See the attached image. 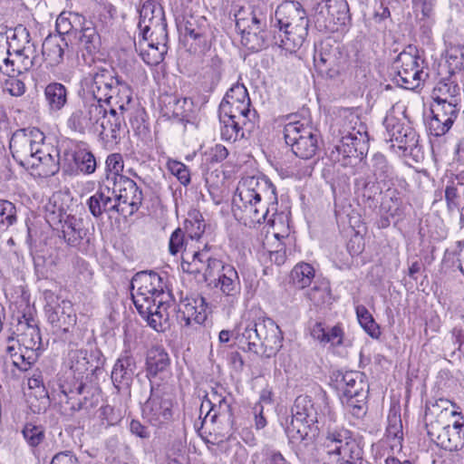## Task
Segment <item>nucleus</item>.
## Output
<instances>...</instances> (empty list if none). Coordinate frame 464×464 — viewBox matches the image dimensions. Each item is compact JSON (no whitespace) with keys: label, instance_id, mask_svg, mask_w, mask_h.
<instances>
[{"label":"nucleus","instance_id":"obj_1","mask_svg":"<svg viewBox=\"0 0 464 464\" xmlns=\"http://www.w3.org/2000/svg\"><path fill=\"white\" fill-rule=\"evenodd\" d=\"M319 415L312 399L307 395L298 396L292 406L291 420H285V431L292 443L311 440L320 420L326 425L324 439L318 449L322 464H362L363 450L352 431L343 427L333 426L336 414L325 403Z\"/></svg>","mask_w":464,"mask_h":464},{"label":"nucleus","instance_id":"obj_2","mask_svg":"<svg viewBox=\"0 0 464 464\" xmlns=\"http://www.w3.org/2000/svg\"><path fill=\"white\" fill-rule=\"evenodd\" d=\"M86 95L95 98L108 118L117 124L123 135L126 130L124 113L132 104V90L111 67L95 66L83 79Z\"/></svg>","mask_w":464,"mask_h":464},{"label":"nucleus","instance_id":"obj_3","mask_svg":"<svg viewBox=\"0 0 464 464\" xmlns=\"http://www.w3.org/2000/svg\"><path fill=\"white\" fill-rule=\"evenodd\" d=\"M237 216L246 226L266 223L273 227L278 211L275 185L266 177H246L237 186L233 199Z\"/></svg>","mask_w":464,"mask_h":464},{"label":"nucleus","instance_id":"obj_4","mask_svg":"<svg viewBox=\"0 0 464 464\" xmlns=\"http://www.w3.org/2000/svg\"><path fill=\"white\" fill-rule=\"evenodd\" d=\"M14 160L43 178L56 174L60 168V154L56 148L45 143L44 133L37 128L15 130L10 140Z\"/></svg>","mask_w":464,"mask_h":464},{"label":"nucleus","instance_id":"obj_5","mask_svg":"<svg viewBox=\"0 0 464 464\" xmlns=\"http://www.w3.org/2000/svg\"><path fill=\"white\" fill-rule=\"evenodd\" d=\"M166 284L155 272L142 271L137 273L130 282V294L139 314L147 320L154 330L162 331L163 324L169 320V304L165 292Z\"/></svg>","mask_w":464,"mask_h":464},{"label":"nucleus","instance_id":"obj_6","mask_svg":"<svg viewBox=\"0 0 464 464\" xmlns=\"http://www.w3.org/2000/svg\"><path fill=\"white\" fill-rule=\"evenodd\" d=\"M67 127L73 132L98 134L106 146L118 144L122 134L107 116L106 110L95 99L85 98L81 107L75 108L66 121Z\"/></svg>","mask_w":464,"mask_h":464},{"label":"nucleus","instance_id":"obj_7","mask_svg":"<svg viewBox=\"0 0 464 464\" xmlns=\"http://www.w3.org/2000/svg\"><path fill=\"white\" fill-rule=\"evenodd\" d=\"M274 43L289 53L296 52L308 34L309 21L301 4L285 1L280 4L272 18Z\"/></svg>","mask_w":464,"mask_h":464},{"label":"nucleus","instance_id":"obj_8","mask_svg":"<svg viewBox=\"0 0 464 464\" xmlns=\"http://www.w3.org/2000/svg\"><path fill=\"white\" fill-rule=\"evenodd\" d=\"M333 131L337 140L330 153L333 161L347 167L362 159L369 138L366 126L356 114L349 113L340 120Z\"/></svg>","mask_w":464,"mask_h":464},{"label":"nucleus","instance_id":"obj_9","mask_svg":"<svg viewBox=\"0 0 464 464\" xmlns=\"http://www.w3.org/2000/svg\"><path fill=\"white\" fill-rule=\"evenodd\" d=\"M237 330L248 351L266 358L275 356L283 346V333L271 318H245Z\"/></svg>","mask_w":464,"mask_h":464},{"label":"nucleus","instance_id":"obj_10","mask_svg":"<svg viewBox=\"0 0 464 464\" xmlns=\"http://www.w3.org/2000/svg\"><path fill=\"white\" fill-rule=\"evenodd\" d=\"M139 48L142 60L149 65H157L168 53V31L165 13L156 12L153 21L139 23Z\"/></svg>","mask_w":464,"mask_h":464},{"label":"nucleus","instance_id":"obj_11","mask_svg":"<svg viewBox=\"0 0 464 464\" xmlns=\"http://www.w3.org/2000/svg\"><path fill=\"white\" fill-rule=\"evenodd\" d=\"M105 358L102 351L91 346L89 349H71L64 358L63 364L69 370V374L75 380L74 384L69 388V392L83 393L85 389L84 379L89 374H97L103 367Z\"/></svg>","mask_w":464,"mask_h":464},{"label":"nucleus","instance_id":"obj_12","mask_svg":"<svg viewBox=\"0 0 464 464\" xmlns=\"http://www.w3.org/2000/svg\"><path fill=\"white\" fill-rule=\"evenodd\" d=\"M336 382L345 410L357 419L362 418L367 412L369 394V383L364 373L357 371L339 372Z\"/></svg>","mask_w":464,"mask_h":464},{"label":"nucleus","instance_id":"obj_13","mask_svg":"<svg viewBox=\"0 0 464 464\" xmlns=\"http://www.w3.org/2000/svg\"><path fill=\"white\" fill-rule=\"evenodd\" d=\"M149 386L150 396L141 406L142 417L152 426L160 427L172 420L173 397L165 385L150 381Z\"/></svg>","mask_w":464,"mask_h":464},{"label":"nucleus","instance_id":"obj_14","mask_svg":"<svg viewBox=\"0 0 464 464\" xmlns=\"http://www.w3.org/2000/svg\"><path fill=\"white\" fill-rule=\"evenodd\" d=\"M383 124L386 129L385 140L391 142V148L402 156H411L420 152L419 135L415 130L400 121L390 111Z\"/></svg>","mask_w":464,"mask_h":464},{"label":"nucleus","instance_id":"obj_15","mask_svg":"<svg viewBox=\"0 0 464 464\" xmlns=\"http://www.w3.org/2000/svg\"><path fill=\"white\" fill-rule=\"evenodd\" d=\"M284 138L293 153L304 160L314 157L318 150V135L309 124L291 121L285 125Z\"/></svg>","mask_w":464,"mask_h":464},{"label":"nucleus","instance_id":"obj_16","mask_svg":"<svg viewBox=\"0 0 464 464\" xmlns=\"http://www.w3.org/2000/svg\"><path fill=\"white\" fill-rule=\"evenodd\" d=\"M45 311L48 322L52 324L55 334L73 345H77L79 341H82V332L75 327L76 315L70 302L63 300L55 306L48 303Z\"/></svg>","mask_w":464,"mask_h":464},{"label":"nucleus","instance_id":"obj_17","mask_svg":"<svg viewBox=\"0 0 464 464\" xmlns=\"http://www.w3.org/2000/svg\"><path fill=\"white\" fill-rule=\"evenodd\" d=\"M266 16L256 9L251 11L239 10L236 14L237 28L246 39V44L253 42L249 46L252 50H259L266 44L267 34L264 31Z\"/></svg>","mask_w":464,"mask_h":464},{"label":"nucleus","instance_id":"obj_18","mask_svg":"<svg viewBox=\"0 0 464 464\" xmlns=\"http://www.w3.org/2000/svg\"><path fill=\"white\" fill-rule=\"evenodd\" d=\"M368 169L372 176H368L362 184L363 197L369 199L381 194L382 188L379 184H392L397 178L393 166L388 161L387 158L382 153H374L368 163Z\"/></svg>","mask_w":464,"mask_h":464},{"label":"nucleus","instance_id":"obj_19","mask_svg":"<svg viewBox=\"0 0 464 464\" xmlns=\"http://www.w3.org/2000/svg\"><path fill=\"white\" fill-rule=\"evenodd\" d=\"M395 82L407 90H414L423 82L428 74L419 63V56L401 52L394 62Z\"/></svg>","mask_w":464,"mask_h":464},{"label":"nucleus","instance_id":"obj_20","mask_svg":"<svg viewBox=\"0 0 464 464\" xmlns=\"http://www.w3.org/2000/svg\"><path fill=\"white\" fill-rule=\"evenodd\" d=\"M112 193L116 202L120 203V208H124L125 213L129 215L138 211L143 201L141 188L127 176H120L115 179Z\"/></svg>","mask_w":464,"mask_h":464},{"label":"nucleus","instance_id":"obj_21","mask_svg":"<svg viewBox=\"0 0 464 464\" xmlns=\"http://www.w3.org/2000/svg\"><path fill=\"white\" fill-rule=\"evenodd\" d=\"M205 414L204 421L219 422L234 430V418L230 402L217 392H212L201 403L200 414Z\"/></svg>","mask_w":464,"mask_h":464},{"label":"nucleus","instance_id":"obj_22","mask_svg":"<svg viewBox=\"0 0 464 464\" xmlns=\"http://www.w3.org/2000/svg\"><path fill=\"white\" fill-rule=\"evenodd\" d=\"M207 310L208 304L203 296H187L178 305L177 320L185 326L202 324L207 319Z\"/></svg>","mask_w":464,"mask_h":464},{"label":"nucleus","instance_id":"obj_23","mask_svg":"<svg viewBox=\"0 0 464 464\" xmlns=\"http://www.w3.org/2000/svg\"><path fill=\"white\" fill-rule=\"evenodd\" d=\"M450 401L439 399L432 404H427L425 410L426 426L428 434L435 437L440 430H447L450 425V419L456 412L449 409Z\"/></svg>","mask_w":464,"mask_h":464},{"label":"nucleus","instance_id":"obj_24","mask_svg":"<svg viewBox=\"0 0 464 464\" xmlns=\"http://www.w3.org/2000/svg\"><path fill=\"white\" fill-rule=\"evenodd\" d=\"M113 195L109 187L100 188L87 200L86 204L91 214L96 218H101L104 213L110 212L125 214L126 209L120 208V203L116 202Z\"/></svg>","mask_w":464,"mask_h":464},{"label":"nucleus","instance_id":"obj_25","mask_svg":"<svg viewBox=\"0 0 464 464\" xmlns=\"http://www.w3.org/2000/svg\"><path fill=\"white\" fill-rule=\"evenodd\" d=\"M137 369L134 357L129 353L124 352L117 359L111 372V380L114 387L118 390H129Z\"/></svg>","mask_w":464,"mask_h":464},{"label":"nucleus","instance_id":"obj_26","mask_svg":"<svg viewBox=\"0 0 464 464\" xmlns=\"http://www.w3.org/2000/svg\"><path fill=\"white\" fill-rule=\"evenodd\" d=\"M342 53L338 45H333L330 40L321 42L315 45L314 63L320 73L329 74L340 63Z\"/></svg>","mask_w":464,"mask_h":464},{"label":"nucleus","instance_id":"obj_27","mask_svg":"<svg viewBox=\"0 0 464 464\" xmlns=\"http://www.w3.org/2000/svg\"><path fill=\"white\" fill-rule=\"evenodd\" d=\"M62 235L66 244L80 248L90 241L89 230L82 218L75 216L67 217L62 225Z\"/></svg>","mask_w":464,"mask_h":464},{"label":"nucleus","instance_id":"obj_28","mask_svg":"<svg viewBox=\"0 0 464 464\" xmlns=\"http://www.w3.org/2000/svg\"><path fill=\"white\" fill-rule=\"evenodd\" d=\"M101 48V37L93 26H85L80 31L79 52L85 64L94 62V55Z\"/></svg>","mask_w":464,"mask_h":464},{"label":"nucleus","instance_id":"obj_29","mask_svg":"<svg viewBox=\"0 0 464 464\" xmlns=\"http://www.w3.org/2000/svg\"><path fill=\"white\" fill-rule=\"evenodd\" d=\"M60 166L64 167H71V162H73L82 173L87 175L92 174L97 167L94 155L86 149L65 150L63 157L60 156Z\"/></svg>","mask_w":464,"mask_h":464},{"label":"nucleus","instance_id":"obj_30","mask_svg":"<svg viewBox=\"0 0 464 464\" xmlns=\"http://www.w3.org/2000/svg\"><path fill=\"white\" fill-rule=\"evenodd\" d=\"M68 43L61 34L47 36L42 45V53L44 61L50 66H56L63 63Z\"/></svg>","mask_w":464,"mask_h":464},{"label":"nucleus","instance_id":"obj_31","mask_svg":"<svg viewBox=\"0 0 464 464\" xmlns=\"http://www.w3.org/2000/svg\"><path fill=\"white\" fill-rule=\"evenodd\" d=\"M216 286L231 302L238 299L241 292V284L237 271L233 266L227 265L222 266V272L218 276Z\"/></svg>","mask_w":464,"mask_h":464},{"label":"nucleus","instance_id":"obj_32","mask_svg":"<svg viewBox=\"0 0 464 464\" xmlns=\"http://www.w3.org/2000/svg\"><path fill=\"white\" fill-rule=\"evenodd\" d=\"M218 114L222 115V117H229L232 120L241 121L243 122V126L248 127L249 129H253L254 127V120L256 118V111L250 109V105L247 102L242 103H228L227 101H222L219 109Z\"/></svg>","mask_w":464,"mask_h":464},{"label":"nucleus","instance_id":"obj_33","mask_svg":"<svg viewBox=\"0 0 464 464\" xmlns=\"http://www.w3.org/2000/svg\"><path fill=\"white\" fill-rule=\"evenodd\" d=\"M461 88L455 75L440 80L432 92L433 101L459 103Z\"/></svg>","mask_w":464,"mask_h":464},{"label":"nucleus","instance_id":"obj_34","mask_svg":"<svg viewBox=\"0 0 464 464\" xmlns=\"http://www.w3.org/2000/svg\"><path fill=\"white\" fill-rule=\"evenodd\" d=\"M44 99L51 113L61 111L68 102L67 88L60 82L47 84L44 91Z\"/></svg>","mask_w":464,"mask_h":464},{"label":"nucleus","instance_id":"obj_35","mask_svg":"<svg viewBox=\"0 0 464 464\" xmlns=\"http://www.w3.org/2000/svg\"><path fill=\"white\" fill-rule=\"evenodd\" d=\"M311 335L322 344L339 346L343 343V331L340 325L325 328L322 323H315L311 329Z\"/></svg>","mask_w":464,"mask_h":464},{"label":"nucleus","instance_id":"obj_36","mask_svg":"<svg viewBox=\"0 0 464 464\" xmlns=\"http://www.w3.org/2000/svg\"><path fill=\"white\" fill-rule=\"evenodd\" d=\"M168 353L160 346L152 347L147 355V377L150 380L158 373L163 372L169 366Z\"/></svg>","mask_w":464,"mask_h":464},{"label":"nucleus","instance_id":"obj_37","mask_svg":"<svg viewBox=\"0 0 464 464\" xmlns=\"http://www.w3.org/2000/svg\"><path fill=\"white\" fill-rule=\"evenodd\" d=\"M220 121V134L221 138L227 141H236L239 139L245 138V130L248 132L251 131L252 129L248 127L243 126V122L241 121L232 120L229 117H222L219 115Z\"/></svg>","mask_w":464,"mask_h":464},{"label":"nucleus","instance_id":"obj_38","mask_svg":"<svg viewBox=\"0 0 464 464\" xmlns=\"http://www.w3.org/2000/svg\"><path fill=\"white\" fill-rule=\"evenodd\" d=\"M461 427L462 424L455 421L453 425L450 426L447 430H440L439 434L435 436L437 444L446 450H458L459 447L462 445L459 432L458 430Z\"/></svg>","mask_w":464,"mask_h":464},{"label":"nucleus","instance_id":"obj_39","mask_svg":"<svg viewBox=\"0 0 464 464\" xmlns=\"http://www.w3.org/2000/svg\"><path fill=\"white\" fill-rule=\"evenodd\" d=\"M208 244L204 245L202 250L195 251L193 253L186 252L182 256L181 268L188 274H200L203 273L207 258Z\"/></svg>","mask_w":464,"mask_h":464},{"label":"nucleus","instance_id":"obj_40","mask_svg":"<svg viewBox=\"0 0 464 464\" xmlns=\"http://www.w3.org/2000/svg\"><path fill=\"white\" fill-rule=\"evenodd\" d=\"M184 228L190 239L199 240L206 228V223L202 214L198 210L190 211L188 218L185 220Z\"/></svg>","mask_w":464,"mask_h":464},{"label":"nucleus","instance_id":"obj_41","mask_svg":"<svg viewBox=\"0 0 464 464\" xmlns=\"http://www.w3.org/2000/svg\"><path fill=\"white\" fill-rule=\"evenodd\" d=\"M314 277V267L307 263H299L291 271V279L295 286L304 289L309 286Z\"/></svg>","mask_w":464,"mask_h":464},{"label":"nucleus","instance_id":"obj_42","mask_svg":"<svg viewBox=\"0 0 464 464\" xmlns=\"http://www.w3.org/2000/svg\"><path fill=\"white\" fill-rule=\"evenodd\" d=\"M18 341L21 345L31 353H36L37 351L41 350L42 338L37 324H33V326L25 328L23 333L19 334Z\"/></svg>","mask_w":464,"mask_h":464},{"label":"nucleus","instance_id":"obj_43","mask_svg":"<svg viewBox=\"0 0 464 464\" xmlns=\"http://www.w3.org/2000/svg\"><path fill=\"white\" fill-rule=\"evenodd\" d=\"M9 37L0 33V72L9 77L14 76V60L10 59Z\"/></svg>","mask_w":464,"mask_h":464},{"label":"nucleus","instance_id":"obj_44","mask_svg":"<svg viewBox=\"0 0 464 464\" xmlns=\"http://www.w3.org/2000/svg\"><path fill=\"white\" fill-rule=\"evenodd\" d=\"M9 37V44L10 48L13 49L14 53H19L20 50L31 46V48H36L34 44L31 41L30 33L26 27L24 25L16 26L13 32L12 35Z\"/></svg>","mask_w":464,"mask_h":464},{"label":"nucleus","instance_id":"obj_45","mask_svg":"<svg viewBox=\"0 0 464 464\" xmlns=\"http://www.w3.org/2000/svg\"><path fill=\"white\" fill-rule=\"evenodd\" d=\"M402 198L397 189L388 188L382 202V210L391 217H400L402 214Z\"/></svg>","mask_w":464,"mask_h":464},{"label":"nucleus","instance_id":"obj_46","mask_svg":"<svg viewBox=\"0 0 464 464\" xmlns=\"http://www.w3.org/2000/svg\"><path fill=\"white\" fill-rule=\"evenodd\" d=\"M430 111L432 115L442 118V120L447 119L454 123L459 115V103L433 101Z\"/></svg>","mask_w":464,"mask_h":464},{"label":"nucleus","instance_id":"obj_47","mask_svg":"<svg viewBox=\"0 0 464 464\" xmlns=\"http://www.w3.org/2000/svg\"><path fill=\"white\" fill-rule=\"evenodd\" d=\"M306 297L315 305L321 306L331 300V293L328 283L315 282L314 286L305 293Z\"/></svg>","mask_w":464,"mask_h":464},{"label":"nucleus","instance_id":"obj_48","mask_svg":"<svg viewBox=\"0 0 464 464\" xmlns=\"http://www.w3.org/2000/svg\"><path fill=\"white\" fill-rule=\"evenodd\" d=\"M15 61L14 63V76L16 74L22 73L23 71L29 70L34 63V59L36 57V48H31L28 45L27 48L20 50L19 53H14Z\"/></svg>","mask_w":464,"mask_h":464},{"label":"nucleus","instance_id":"obj_49","mask_svg":"<svg viewBox=\"0 0 464 464\" xmlns=\"http://www.w3.org/2000/svg\"><path fill=\"white\" fill-rule=\"evenodd\" d=\"M72 215L68 214L66 209L62 206L58 205L55 200H50L45 206V219L51 227L56 225H63L67 217Z\"/></svg>","mask_w":464,"mask_h":464},{"label":"nucleus","instance_id":"obj_50","mask_svg":"<svg viewBox=\"0 0 464 464\" xmlns=\"http://www.w3.org/2000/svg\"><path fill=\"white\" fill-rule=\"evenodd\" d=\"M182 29L186 37L195 41L197 45L200 46L206 43L205 30L200 26L197 20L190 16L184 20Z\"/></svg>","mask_w":464,"mask_h":464},{"label":"nucleus","instance_id":"obj_51","mask_svg":"<svg viewBox=\"0 0 464 464\" xmlns=\"http://www.w3.org/2000/svg\"><path fill=\"white\" fill-rule=\"evenodd\" d=\"M17 221L15 206L5 199H0V230L5 231Z\"/></svg>","mask_w":464,"mask_h":464},{"label":"nucleus","instance_id":"obj_52","mask_svg":"<svg viewBox=\"0 0 464 464\" xmlns=\"http://www.w3.org/2000/svg\"><path fill=\"white\" fill-rule=\"evenodd\" d=\"M22 434L27 444L32 448H35L40 445L44 439V429L41 425L28 422L24 426Z\"/></svg>","mask_w":464,"mask_h":464},{"label":"nucleus","instance_id":"obj_53","mask_svg":"<svg viewBox=\"0 0 464 464\" xmlns=\"http://www.w3.org/2000/svg\"><path fill=\"white\" fill-rule=\"evenodd\" d=\"M356 314L361 326L365 330V332L372 337H378L380 334L379 327L366 307L363 305L357 306Z\"/></svg>","mask_w":464,"mask_h":464},{"label":"nucleus","instance_id":"obj_54","mask_svg":"<svg viewBox=\"0 0 464 464\" xmlns=\"http://www.w3.org/2000/svg\"><path fill=\"white\" fill-rule=\"evenodd\" d=\"M167 169L183 186H188L190 183V171L184 163L175 160H169L167 161Z\"/></svg>","mask_w":464,"mask_h":464},{"label":"nucleus","instance_id":"obj_55","mask_svg":"<svg viewBox=\"0 0 464 464\" xmlns=\"http://www.w3.org/2000/svg\"><path fill=\"white\" fill-rule=\"evenodd\" d=\"M222 101H227L228 103H242L247 102L250 105V99L246 88L242 83L233 85L226 93Z\"/></svg>","mask_w":464,"mask_h":464},{"label":"nucleus","instance_id":"obj_56","mask_svg":"<svg viewBox=\"0 0 464 464\" xmlns=\"http://www.w3.org/2000/svg\"><path fill=\"white\" fill-rule=\"evenodd\" d=\"M106 164V171L111 174L113 184L115 183V179L120 176H124L121 174L124 169V161L121 154L120 153H111L110 154L105 161Z\"/></svg>","mask_w":464,"mask_h":464},{"label":"nucleus","instance_id":"obj_57","mask_svg":"<svg viewBox=\"0 0 464 464\" xmlns=\"http://www.w3.org/2000/svg\"><path fill=\"white\" fill-rule=\"evenodd\" d=\"M453 122L447 119L432 115L428 123L430 133L435 137L445 135L452 127Z\"/></svg>","mask_w":464,"mask_h":464},{"label":"nucleus","instance_id":"obj_58","mask_svg":"<svg viewBox=\"0 0 464 464\" xmlns=\"http://www.w3.org/2000/svg\"><path fill=\"white\" fill-rule=\"evenodd\" d=\"M140 21L139 23H145L153 21L156 18V12H159L160 14H164V10L161 7L160 5L157 4L155 1H145L140 9Z\"/></svg>","mask_w":464,"mask_h":464},{"label":"nucleus","instance_id":"obj_59","mask_svg":"<svg viewBox=\"0 0 464 464\" xmlns=\"http://www.w3.org/2000/svg\"><path fill=\"white\" fill-rule=\"evenodd\" d=\"M185 246V233L180 227H178L170 235L169 251L173 256H176L179 253H182L183 255L186 253Z\"/></svg>","mask_w":464,"mask_h":464},{"label":"nucleus","instance_id":"obj_60","mask_svg":"<svg viewBox=\"0 0 464 464\" xmlns=\"http://www.w3.org/2000/svg\"><path fill=\"white\" fill-rule=\"evenodd\" d=\"M145 118L143 110H136L130 118V126L137 135H145L149 130Z\"/></svg>","mask_w":464,"mask_h":464},{"label":"nucleus","instance_id":"obj_61","mask_svg":"<svg viewBox=\"0 0 464 464\" xmlns=\"http://www.w3.org/2000/svg\"><path fill=\"white\" fill-rule=\"evenodd\" d=\"M386 440L392 451H400L402 448V428H386Z\"/></svg>","mask_w":464,"mask_h":464},{"label":"nucleus","instance_id":"obj_62","mask_svg":"<svg viewBox=\"0 0 464 464\" xmlns=\"http://www.w3.org/2000/svg\"><path fill=\"white\" fill-rule=\"evenodd\" d=\"M445 199L450 211L459 210L460 198L457 188L447 186L445 189Z\"/></svg>","mask_w":464,"mask_h":464},{"label":"nucleus","instance_id":"obj_63","mask_svg":"<svg viewBox=\"0 0 464 464\" xmlns=\"http://www.w3.org/2000/svg\"><path fill=\"white\" fill-rule=\"evenodd\" d=\"M205 269L203 270V276L205 279H208V277L213 276L215 271H220L222 272V266H226L222 263L221 260L218 258H213L209 256L208 252L207 251V258L205 259Z\"/></svg>","mask_w":464,"mask_h":464},{"label":"nucleus","instance_id":"obj_64","mask_svg":"<svg viewBox=\"0 0 464 464\" xmlns=\"http://www.w3.org/2000/svg\"><path fill=\"white\" fill-rule=\"evenodd\" d=\"M51 464H79V462L72 451L66 450L55 454Z\"/></svg>","mask_w":464,"mask_h":464}]
</instances>
